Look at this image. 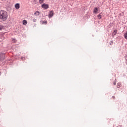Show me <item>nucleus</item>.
<instances>
[{"mask_svg": "<svg viewBox=\"0 0 127 127\" xmlns=\"http://www.w3.org/2000/svg\"><path fill=\"white\" fill-rule=\"evenodd\" d=\"M8 17V14L6 11L4 10H1L0 11V19L2 20V21H5Z\"/></svg>", "mask_w": 127, "mask_h": 127, "instance_id": "obj_1", "label": "nucleus"}, {"mask_svg": "<svg viewBox=\"0 0 127 127\" xmlns=\"http://www.w3.org/2000/svg\"><path fill=\"white\" fill-rule=\"evenodd\" d=\"M53 15H54V12L53 11V10H51L50 11L48 16L49 18H51V17H52Z\"/></svg>", "mask_w": 127, "mask_h": 127, "instance_id": "obj_2", "label": "nucleus"}, {"mask_svg": "<svg viewBox=\"0 0 127 127\" xmlns=\"http://www.w3.org/2000/svg\"><path fill=\"white\" fill-rule=\"evenodd\" d=\"M0 60L1 61L4 60V54L2 53H0Z\"/></svg>", "mask_w": 127, "mask_h": 127, "instance_id": "obj_3", "label": "nucleus"}, {"mask_svg": "<svg viewBox=\"0 0 127 127\" xmlns=\"http://www.w3.org/2000/svg\"><path fill=\"white\" fill-rule=\"evenodd\" d=\"M117 33H118V30H114L112 34V37H114V36H115V35H117Z\"/></svg>", "mask_w": 127, "mask_h": 127, "instance_id": "obj_4", "label": "nucleus"}, {"mask_svg": "<svg viewBox=\"0 0 127 127\" xmlns=\"http://www.w3.org/2000/svg\"><path fill=\"white\" fill-rule=\"evenodd\" d=\"M42 7H43V8H45V9H47V8H49V6L47 4H43L42 5Z\"/></svg>", "mask_w": 127, "mask_h": 127, "instance_id": "obj_5", "label": "nucleus"}, {"mask_svg": "<svg viewBox=\"0 0 127 127\" xmlns=\"http://www.w3.org/2000/svg\"><path fill=\"white\" fill-rule=\"evenodd\" d=\"M20 8V4L18 3H17L15 4V8H16V9H19V8Z\"/></svg>", "mask_w": 127, "mask_h": 127, "instance_id": "obj_6", "label": "nucleus"}, {"mask_svg": "<svg viewBox=\"0 0 127 127\" xmlns=\"http://www.w3.org/2000/svg\"><path fill=\"white\" fill-rule=\"evenodd\" d=\"M40 23H41V24H47V21L41 20Z\"/></svg>", "mask_w": 127, "mask_h": 127, "instance_id": "obj_7", "label": "nucleus"}, {"mask_svg": "<svg viewBox=\"0 0 127 127\" xmlns=\"http://www.w3.org/2000/svg\"><path fill=\"white\" fill-rule=\"evenodd\" d=\"M121 87H122V83L119 82L118 83H117V88H121Z\"/></svg>", "mask_w": 127, "mask_h": 127, "instance_id": "obj_8", "label": "nucleus"}, {"mask_svg": "<svg viewBox=\"0 0 127 127\" xmlns=\"http://www.w3.org/2000/svg\"><path fill=\"white\" fill-rule=\"evenodd\" d=\"M125 14V13H124L123 12L120 13L119 14V17H121L122 16H124Z\"/></svg>", "mask_w": 127, "mask_h": 127, "instance_id": "obj_9", "label": "nucleus"}, {"mask_svg": "<svg viewBox=\"0 0 127 127\" xmlns=\"http://www.w3.org/2000/svg\"><path fill=\"white\" fill-rule=\"evenodd\" d=\"M23 24L24 25H26V24H27V21H26V20H23Z\"/></svg>", "mask_w": 127, "mask_h": 127, "instance_id": "obj_10", "label": "nucleus"}, {"mask_svg": "<svg viewBox=\"0 0 127 127\" xmlns=\"http://www.w3.org/2000/svg\"><path fill=\"white\" fill-rule=\"evenodd\" d=\"M94 13H97L98 12V7H95L94 9Z\"/></svg>", "mask_w": 127, "mask_h": 127, "instance_id": "obj_11", "label": "nucleus"}, {"mask_svg": "<svg viewBox=\"0 0 127 127\" xmlns=\"http://www.w3.org/2000/svg\"><path fill=\"white\" fill-rule=\"evenodd\" d=\"M34 14H35V15H39V14H40V13L39 12V11H36L34 13Z\"/></svg>", "mask_w": 127, "mask_h": 127, "instance_id": "obj_12", "label": "nucleus"}, {"mask_svg": "<svg viewBox=\"0 0 127 127\" xmlns=\"http://www.w3.org/2000/svg\"><path fill=\"white\" fill-rule=\"evenodd\" d=\"M124 38L127 40V32L124 34Z\"/></svg>", "mask_w": 127, "mask_h": 127, "instance_id": "obj_13", "label": "nucleus"}, {"mask_svg": "<svg viewBox=\"0 0 127 127\" xmlns=\"http://www.w3.org/2000/svg\"><path fill=\"white\" fill-rule=\"evenodd\" d=\"M102 15H101V14H99L98 15H97V17L98 18V19H101V18H102Z\"/></svg>", "mask_w": 127, "mask_h": 127, "instance_id": "obj_14", "label": "nucleus"}, {"mask_svg": "<svg viewBox=\"0 0 127 127\" xmlns=\"http://www.w3.org/2000/svg\"><path fill=\"white\" fill-rule=\"evenodd\" d=\"M109 44H110V45H113V44H114V41H110L109 42Z\"/></svg>", "mask_w": 127, "mask_h": 127, "instance_id": "obj_15", "label": "nucleus"}, {"mask_svg": "<svg viewBox=\"0 0 127 127\" xmlns=\"http://www.w3.org/2000/svg\"><path fill=\"white\" fill-rule=\"evenodd\" d=\"M44 0H39L40 3H43Z\"/></svg>", "mask_w": 127, "mask_h": 127, "instance_id": "obj_16", "label": "nucleus"}, {"mask_svg": "<svg viewBox=\"0 0 127 127\" xmlns=\"http://www.w3.org/2000/svg\"><path fill=\"white\" fill-rule=\"evenodd\" d=\"M4 35V34L2 32H0V36H3Z\"/></svg>", "mask_w": 127, "mask_h": 127, "instance_id": "obj_17", "label": "nucleus"}, {"mask_svg": "<svg viewBox=\"0 0 127 127\" xmlns=\"http://www.w3.org/2000/svg\"><path fill=\"white\" fill-rule=\"evenodd\" d=\"M113 84L114 85V86H116V85H117V81H114Z\"/></svg>", "mask_w": 127, "mask_h": 127, "instance_id": "obj_18", "label": "nucleus"}, {"mask_svg": "<svg viewBox=\"0 0 127 127\" xmlns=\"http://www.w3.org/2000/svg\"><path fill=\"white\" fill-rule=\"evenodd\" d=\"M2 28H3V26L0 25V30H1V29H2Z\"/></svg>", "mask_w": 127, "mask_h": 127, "instance_id": "obj_19", "label": "nucleus"}, {"mask_svg": "<svg viewBox=\"0 0 127 127\" xmlns=\"http://www.w3.org/2000/svg\"><path fill=\"white\" fill-rule=\"evenodd\" d=\"M21 59L22 60H25V57H22L21 58Z\"/></svg>", "mask_w": 127, "mask_h": 127, "instance_id": "obj_20", "label": "nucleus"}, {"mask_svg": "<svg viewBox=\"0 0 127 127\" xmlns=\"http://www.w3.org/2000/svg\"><path fill=\"white\" fill-rule=\"evenodd\" d=\"M33 22H36V19H33Z\"/></svg>", "mask_w": 127, "mask_h": 127, "instance_id": "obj_21", "label": "nucleus"}, {"mask_svg": "<svg viewBox=\"0 0 127 127\" xmlns=\"http://www.w3.org/2000/svg\"><path fill=\"white\" fill-rule=\"evenodd\" d=\"M12 41H13L14 42H15V39H12Z\"/></svg>", "mask_w": 127, "mask_h": 127, "instance_id": "obj_22", "label": "nucleus"}, {"mask_svg": "<svg viewBox=\"0 0 127 127\" xmlns=\"http://www.w3.org/2000/svg\"><path fill=\"white\" fill-rule=\"evenodd\" d=\"M112 99H116V97L115 96H112Z\"/></svg>", "mask_w": 127, "mask_h": 127, "instance_id": "obj_23", "label": "nucleus"}, {"mask_svg": "<svg viewBox=\"0 0 127 127\" xmlns=\"http://www.w3.org/2000/svg\"><path fill=\"white\" fill-rule=\"evenodd\" d=\"M0 75H1V71H0Z\"/></svg>", "mask_w": 127, "mask_h": 127, "instance_id": "obj_24", "label": "nucleus"}, {"mask_svg": "<svg viewBox=\"0 0 127 127\" xmlns=\"http://www.w3.org/2000/svg\"><path fill=\"white\" fill-rule=\"evenodd\" d=\"M2 1H4V0H1Z\"/></svg>", "mask_w": 127, "mask_h": 127, "instance_id": "obj_25", "label": "nucleus"}, {"mask_svg": "<svg viewBox=\"0 0 127 127\" xmlns=\"http://www.w3.org/2000/svg\"><path fill=\"white\" fill-rule=\"evenodd\" d=\"M126 61H127V59H126Z\"/></svg>", "mask_w": 127, "mask_h": 127, "instance_id": "obj_26", "label": "nucleus"}]
</instances>
